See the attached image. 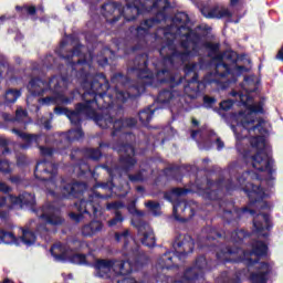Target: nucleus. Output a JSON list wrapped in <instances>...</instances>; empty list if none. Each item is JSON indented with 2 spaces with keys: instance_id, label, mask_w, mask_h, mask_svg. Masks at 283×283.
<instances>
[{
  "instance_id": "1",
  "label": "nucleus",
  "mask_w": 283,
  "mask_h": 283,
  "mask_svg": "<svg viewBox=\"0 0 283 283\" xmlns=\"http://www.w3.org/2000/svg\"><path fill=\"white\" fill-rule=\"evenodd\" d=\"M84 87H88L82 95L84 103H77L75 109L56 106L54 113L64 115L74 125H81L84 116L93 114V120L101 129H109L114 118L123 112V106L114 101V95L105 93L109 90V80L105 73H98L91 82L85 81Z\"/></svg>"
},
{
  "instance_id": "2",
  "label": "nucleus",
  "mask_w": 283,
  "mask_h": 283,
  "mask_svg": "<svg viewBox=\"0 0 283 283\" xmlns=\"http://www.w3.org/2000/svg\"><path fill=\"white\" fill-rule=\"evenodd\" d=\"M129 72L135 74L138 81H132L127 75L123 73H115L111 77L113 88L109 86L105 94H112L113 101L116 103H127L129 98H138L147 87H153L156 77L154 72L149 70V55L142 53L135 56L133 66Z\"/></svg>"
},
{
  "instance_id": "3",
  "label": "nucleus",
  "mask_w": 283,
  "mask_h": 283,
  "mask_svg": "<svg viewBox=\"0 0 283 283\" xmlns=\"http://www.w3.org/2000/svg\"><path fill=\"white\" fill-rule=\"evenodd\" d=\"M174 23H182L178 30H185L186 33H180L184 39L180 41V48L185 51H179L176 48L174 39H168L165 44L159 49V54L164 61L174 65L176 59L179 61H187L189 56H200V43H202V35L191 28L187 27L189 22V14L186 12L177 13L174 19Z\"/></svg>"
},
{
  "instance_id": "4",
  "label": "nucleus",
  "mask_w": 283,
  "mask_h": 283,
  "mask_svg": "<svg viewBox=\"0 0 283 283\" xmlns=\"http://www.w3.org/2000/svg\"><path fill=\"white\" fill-rule=\"evenodd\" d=\"M67 87V77L53 75L50 77L49 82L42 80L41 77H33L29 82L28 90L31 96H43L45 92H54L55 96H46L39 99V103L42 105H56V103H61L62 105H70L74 101V92H72V96L67 97L63 92V88Z\"/></svg>"
},
{
  "instance_id": "5",
  "label": "nucleus",
  "mask_w": 283,
  "mask_h": 283,
  "mask_svg": "<svg viewBox=\"0 0 283 283\" xmlns=\"http://www.w3.org/2000/svg\"><path fill=\"white\" fill-rule=\"evenodd\" d=\"M125 6L120 2L108 1L102 6L103 17L107 23L114 25L120 18L129 23L136 21L140 14H145L147 8H153L156 3L153 0H125Z\"/></svg>"
},
{
  "instance_id": "6",
  "label": "nucleus",
  "mask_w": 283,
  "mask_h": 283,
  "mask_svg": "<svg viewBox=\"0 0 283 283\" xmlns=\"http://www.w3.org/2000/svg\"><path fill=\"white\" fill-rule=\"evenodd\" d=\"M219 209L227 224L238 222V220H240V213H250V216H255L253 218V227L259 238H269V231L273 229V223L271 222L269 213L256 214L258 212L249 207H243L239 210L235 209V206L231 201H220Z\"/></svg>"
},
{
  "instance_id": "7",
  "label": "nucleus",
  "mask_w": 283,
  "mask_h": 283,
  "mask_svg": "<svg viewBox=\"0 0 283 283\" xmlns=\"http://www.w3.org/2000/svg\"><path fill=\"white\" fill-rule=\"evenodd\" d=\"M172 248L175 252L167 251L158 258L156 269H160L161 271H165V269L167 271H169V269H178V264H176L175 260H182V258H187L189 253H193L196 242L191 235L184 234L175 239Z\"/></svg>"
},
{
  "instance_id": "8",
  "label": "nucleus",
  "mask_w": 283,
  "mask_h": 283,
  "mask_svg": "<svg viewBox=\"0 0 283 283\" xmlns=\"http://www.w3.org/2000/svg\"><path fill=\"white\" fill-rule=\"evenodd\" d=\"M226 253L228 255H239L237 258L226 259V262H232L233 264L245 262L247 266H255L261 258L268 255L269 245L264 241L256 240L251 243V250H242L240 247H227Z\"/></svg>"
},
{
  "instance_id": "9",
  "label": "nucleus",
  "mask_w": 283,
  "mask_h": 283,
  "mask_svg": "<svg viewBox=\"0 0 283 283\" xmlns=\"http://www.w3.org/2000/svg\"><path fill=\"white\" fill-rule=\"evenodd\" d=\"M3 118L8 123H13L14 127L11 129L12 134H15V136L24 142L20 146L21 149H30L32 145L39 147V143H41V134L23 133V129L28 128V123H25V118H28V111L19 108L15 111L14 117H10L9 114H4Z\"/></svg>"
},
{
  "instance_id": "10",
  "label": "nucleus",
  "mask_w": 283,
  "mask_h": 283,
  "mask_svg": "<svg viewBox=\"0 0 283 283\" xmlns=\"http://www.w3.org/2000/svg\"><path fill=\"white\" fill-rule=\"evenodd\" d=\"M94 189H102L103 192L95 190L87 200L81 199L74 203L75 210L83 211L84 214L90 218H98V209L101 208V205H98L96 198L99 200H109V198H112V188L108 182H97L95 184Z\"/></svg>"
},
{
  "instance_id": "11",
  "label": "nucleus",
  "mask_w": 283,
  "mask_h": 283,
  "mask_svg": "<svg viewBox=\"0 0 283 283\" xmlns=\"http://www.w3.org/2000/svg\"><path fill=\"white\" fill-rule=\"evenodd\" d=\"M155 6L144 9L146 12H151V10H157L155 17L146 19L140 22V25L135 28L137 39H145L149 34V30L163 21H167V10H169V0H151Z\"/></svg>"
},
{
  "instance_id": "12",
  "label": "nucleus",
  "mask_w": 283,
  "mask_h": 283,
  "mask_svg": "<svg viewBox=\"0 0 283 283\" xmlns=\"http://www.w3.org/2000/svg\"><path fill=\"white\" fill-rule=\"evenodd\" d=\"M250 145L254 149H259L256 154L251 156L252 167L256 169V171H268L271 176L273 174V160L269 157V154L264 151L262 147H264V137L254 136L250 140Z\"/></svg>"
},
{
  "instance_id": "13",
  "label": "nucleus",
  "mask_w": 283,
  "mask_h": 283,
  "mask_svg": "<svg viewBox=\"0 0 283 283\" xmlns=\"http://www.w3.org/2000/svg\"><path fill=\"white\" fill-rule=\"evenodd\" d=\"M201 46L208 52V59L214 63V75L219 78H227L231 74V66L224 63V54L220 53V43L206 41Z\"/></svg>"
},
{
  "instance_id": "14",
  "label": "nucleus",
  "mask_w": 283,
  "mask_h": 283,
  "mask_svg": "<svg viewBox=\"0 0 283 283\" xmlns=\"http://www.w3.org/2000/svg\"><path fill=\"white\" fill-rule=\"evenodd\" d=\"M156 78L161 85L165 83L169 85V88H164L159 92L157 96L158 103H161L163 105L171 103V101L176 96V90H174V87L180 85V82H176V76H174V74H171V71H169L168 69L157 71Z\"/></svg>"
},
{
  "instance_id": "15",
  "label": "nucleus",
  "mask_w": 283,
  "mask_h": 283,
  "mask_svg": "<svg viewBox=\"0 0 283 283\" xmlns=\"http://www.w3.org/2000/svg\"><path fill=\"white\" fill-rule=\"evenodd\" d=\"M253 174L252 170H245L237 178L239 185L243 186V191L249 198V205L253 206L258 202H262L264 198V189L262 186H256L251 182H247V178Z\"/></svg>"
},
{
  "instance_id": "16",
  "label": "nucleus",
  "mask_w": 283,
  "mask_h": 283,
  "mask_svg": "<svg viewBox=\"0 0 283 283\" xmlns=\"http://www.w3.org/2000/svg\"><path fill=\"white\" fill-rule=\"evenodd\" d=\"M36 216L45 224H51V227H61L65 222V219L61 216V210L51 203H45L38 209Z\"/></svg>"
},
{
  "instance_id": "17",
  "label": "nucleus",
  "mask_w": 283,
  "mask_h": 283,
  "mask_svg": "<svg viewBox=\"0 0 283 283\" xmlns=\"http://www.w3.org/2000/svg\"><path fill=\"white\" fill-rule=\"evenodd\" d=\"M207 187L208 188L205 190V198L207 200H220V191L226 189V191L229 193V191H233L234 185L231 179H219L217 181L207 179Z\"/></svg>"
},
{
  "instance_id": "18",
  "label": "nucleus",
  "mask_w": 283,
  "mask_h": 283,
  "mask_svg": "<svg viewBox=\"0 0 283 283\" xmlns=\"http://www.w3.org/2000/svg\"><path fill=\"white\" fill-rule=\"evenodd\" d=\"M51 255L56 262H70L71 264H77L83 266L87 264V255L83 253H75L67 255V251L63 250V245L57 244L51 248Z\"/></svg>"
},
{
  "instance_id": "19",
  "label": "nucleus",
  "mask_w": 283,
  "mask_h": 283,
  "mask_svg": "<svg viewBox=\"0 0 283 283\" xmlns=\"http://www.w3.org/2000/svg\"><path fill=\"white\" fill-rule=\"evenodd\" d=\"M114 151L120 155L119 163L124 165L125 169H132L138 163L134 156L136 155V149L132 144L117 142L113 145Z\"/></svg>"
},
{
  "instance_id": "20",
  "label": "nucleus",
  "mask_w": 283,
  "mask_h": 283,
  "mask_svg": "<svg viewBox=\"0 0 283 283\" xmlns=\"http://www.w3.org/2000/svg\"><path fill=\"white\" fill-rule=\"evenodd\" d=\"M132 224L137 229L138 235H143L142 244H144V247H148L149 249L156 247V237L149 223L143 219H132Z\"/></svg>"
},
{
  "instance_id": "21",
  "label": "nucleus",
  "mask_w": 283,
  "mask_h": 283,
  "mask_svg": "<svg viewBox=\"0 0 283 283\" xmlns=\"http://www.w3.org/2000/svg\"><path fill=\"white\" fill-rule=\"evenodd\" d=\"M56 176V165L48 160L38 161L34 169V177L41 182H49Z\"/></svg>"
},
{
  "instance_id": "22",
  "label": "nucleus",
  "mask_w": 283,
  "mask_h": 283,
  "mask_svg": "<svg viewBox=\"0 0 283 283\" xmlns=\"http://www.w3.org/2000/svg\"><path fill=\"white\" fill-rule=\"evenodd\" d=\"M71 122V119H70ZM76 128L70 129L67 133H63L60 136V149H67V147H70L72 145V143L76 142V140H81V138H83V136H85V133H83V128L81 127V125L83 124L80 123V125L74 124L73 122H71Z\"/></svg>"
},
{
  "instance_id": "23",
  "label": "nucleus",
  "mask_w": 283,
  "mask_h": 283,
  "mask_svg": "<svg viewBox=\"0 0 283 283\" xmlns=\"http://www.w3.org/2000/svg\"><path fill=\"white\" fill-rule=\"evenodd\" d=\"M86 191L87 184L83 181L64 184L61 187V193L64 198H81Z\"/></svg>"
},
{
  "instance_id": "24",
  "label": "nucleus",
  "mask_w": 283,
  "mask_h": 283,
  "mask_svg": "<svg viewBox=\"0 0 283 283\" xmlns=\"http://www.w3.org/2000/svg\"><path fill=\"white\" fill-rule=\"evenodd\" d=\"M198 63L192 62L188 63L184 66V72L186 76H189V74H193V76L188 81V85L185 86V92H193L195 94H198L200 92V85H202V82L198 81Z\"/></svg>"
},
{
  "instance_id": "25",
  "label": "nucleus",
  "mask_w": 283,
  "mask_h": 283,
  "mask_svg": "<svg viewBox=\"0 0 283 283\" xmlns=\"http://www.w3.org/2000/svg\"><path fill=\"white\" fill-rule=\"evenodd\" d=\"M116 266V259H97L93 263L95 269V277H109L112 271Z\"/></svg>"
},
{
  "instance_id": "26",
  "label": "nucleus",
  "mask_w": 283,
  "mask_h": 283,
  "mask_svg": "<svg viewBox=\"0 0 283 283\" xmlns=\"http://www.w3.org/2000/svg\"><path fill=\"white\" fill-rule=\"evenodd\" d=\"M201 14L206 19H231L233 17V13L224 7L220 6H213V7H203L201 8Z\"/></svg>"
},
{
  "instance_id": "27",
  "label": "nucleus",
  "mask_w": 283,
  "mask_h": 283,
  "mask_svg": "<svg viewBox=\"0 0 283 283\" xmlns=\"http://www.w3.org/2000/svg\"><path fill=\"white\" fill-rule=\"evenodd\" d=\"M78 154H84L88 160L98 161L103 158V151H101V148H75L71 153V160H83V157H78Z\"/></svg>"
},
{
  "instance_id": "28",
  "label": "nucleus",
  "mask_w": 283,
  "mask_h": 283,
  "mask_svg": "<svg viewBox=\"0 0 283 283\" xmlns=\"http://www.w3.org/2000/svg\"><path fill=\"white\" fill-rule=\"evenodd\" d=\"M134 238L132 237V233H129V230H124L123 232H115V242H124L123 251L126 258H129V255H136V250L129 247V242H132Z\"/></svg>"
},
{
  "instance_id": "29",
  "label": "nucleus",
  "mask_w": 283,
  "mask_h": 283,
  "mask_svg": "<svg viewBox=\"0 0 283 283\" xmlns=\"http://www.w3.org/2000/svg\"><path fill=\"white\" fill-rule=\"evenodd\" d=\"M82 48H83V44L81 43H77L72 50L70 53L67 54H63V53H60V59H63L64 61H66V63H69L72 67H76V65H85L87 64V60L85 59H80L77 60L76 62L72 61L74 59V56H81L82 54Z\"/></svg>"
},
{
  "instance_id": "30",
  "label": "nucleus",
  "mask_w": 283,
  "mask_h": 283,
  "mask_svg": "<svg viewBox=\"0 0 283 283\" xmlns=\"http://www.w3.org/2000/svg\"><path fill=\"white\" fill-rule=\"evenodd\" d=\"M240 125L243 127V129H247L251 134V132L262 129V125H264V119L259 118L258 123L255 124V117H253V115L251 114H248L242 117V119L240 120Z\"/></svg>"
},
{
  "instance_id": "31",
  "label": "nucleus",
  "mask_w": 283,
  "mask_h": 283,
  "mask_svg": "<svg viewBox=\"0 0 283 283\" xmlns=\"http://www.w3.org/2000/svg\"><path fill=\"white\" fill-rule=\"evenodd\" d=\"M101 231H103V221L101 220H92L84 224L81 230L84 238H93V235L101 233Z\"/></svg>"
},
{
  "instance_id": "32",
  "label": "nucleus",
  "mask_w": 283,
  "mask_h": 283,
  "mask_svg": "<svg viewBox=\"0 0 283 283\" xmlns=\"http://www.w3.org/2000/svg\"><path fill=\"white\" fill-rule=\"evenodd\" d=\"M10 198L13 205H20V207H34L36 205V200L30 192H23L18 197L10 196Z\"/></svg>"
},
{
  "instance_id": "33",
  "label": "nucleus",
  "mask_w": 283,
  "mask_h": 283,
  "mask_svg": "<svg viewBox=\"0 0 283 283\" xmlns=\"http://www.w3.org/2000/svg\"><path fill=\"white\" fill-rule=\"evenodd\" d=\"M223 238V234L217 229H211L209 233L203 238V243L200 244V249L218 247L216 240Z\"/></svg>"
},
{
  "instance_id": "34",
  "label": "nucleus",
  "mask_w": 283,
  "mask_h": 283,
  "mask_svg": "<svg viewBox=\"0 0 283 283\" xmlns=\"http://www.w3.org/2000/svg\"><path fill=\"white\" fill-rule=\"evenodd\" d=\"M114 271L119 275H129L134 271V265L129 259L115 260Z\"/></svg>"
},
{
  "instance_id": "35",
  "label": "nucleus",
  "mask_w": 283,
  "mask_h": 283,
  "mask_svg": "<svg viewBox=\"0 0 283 283\" xmlns=\"http://www.w3.org/2000/svg\"><path fill=\"white\" fill-rule=\"evenodd\" d=\"M178 207H182V205L179 203L177 206H174V208H172V216H174L175 220H177V222H187V220H191V218H193V216H196V210L193 208H191L189 205L184 203L182 211H188L189 214L187 218H181L178 214Z\"/></svg>"
},
{
  "instance_id": "36",
  "label": "nucleus",
  "mask_w": 283,
  "mask_h": 283,
  "mask_svg": "<svg viewBox=\"0 0 283 283\" xmlns=\"http://www.w3.org/2000/svg\"><path fill=\"white\" fill-rule=\"evenodd\" d=\"M154 114H156V108H151V106H148L138 113V119L144 125L147 127L148 123H151V118H154Z\"/></svg>"
},
{
  "instance_id": "37",
  "label": "nucleus",
  "mask_w": 283,
  "mask_h": 283,
  "mask_svg": "<svg viewBox=\"0 0 283 283\" xmlns=\"http://www.w3.org/2000/svg\"><path fill=\"white\" fill-rule=\"evenodd\" d=\"M0 242H3L4 244H18L19 239L14 235V232L0 229Z\"/></svg>"
},
{
  "instance_id": "38",
  "label": "nucleus",
  "mask_w": 283,
  "mask_h": 283,
  "mask_svg": "<svg viewBox=\"0 0 283 283\" xmlns=\"http://www.w3.org/2000/svg\"><path fill=\"white\" fill-rule=\"evenodd\" d=\"M189 193V189L187 188H172L171 191H166L164 193L165 200H168V202H174V196L177 198H180V196H187Z\"/></svg>"
},
{
  "instance_id": "39",
  "label": "nucleus",
  "mask_w": 283,
  "mask_h": 283,
  "mask_svg": "<svg viewBox=\"0 0 283 283\" xmlns=\"http://www.w3.org/2000/svg\"><path fill=\"white\" fill-rule=\"evenodd\" d=\"M223 54V63H227L229 65L231 72L228 74L230 76L233 74V66L238 63V53L234 51H227Z\"/></svg>"
},
{
  "instance_id": "40",
  "label": "nucleus",
  "mask_w": 283,
  "mask_h": 283,
  "mask_svg": "<svg viewBox=\"0 0 283 283\" xmlns=\"http://www.w3.org/2000/svg\"><path fill=\"white\" fill-rule=\"evenodd\" d=\"M248 238H251V233L245 230H234L231 233V240L234 244H244Z\"/></svg>"
},
{
  "instance_id": "41",
  "label": "nucleus",
  "mask_w": 283,
  "mask_h": 283,
  "mask_svg": "<svg viewBox=\"0 0 283 283\" xmlns=\"http://www.w3.org/2000/svg\"><path fill=\"white\" fill-rule=\"evenodd\" d=\"M198 277H200V272L195 266H191L184 272V276L181 280L185 283H191V282H196Z\"/></svg>"
},
{
  "instance_id": "42",
  "label": "nucleus",
  "mask_w": 283,
  "mask_h": 283,
  "mask_svg": "<svg viewBox=\"0 0 283 283\" xmlns=\"http://www.w3.org/2000/svg\"><path fill=\"white\" fill-rule=\"evenodd\" d=\"M21 241L23 244H27V247H32V244L36 242V234L30 229H22Z\"/></svg>"
},
{
  "instance_id": "43",
  "label": "nucleus",
  "mask_w": 283,
  "mask_h": 283,
  "mask_svg": "<svg viewBox=\"0 0 283 283\" xmlns=\"http://www.w3.org/2000/svg\"><path fill=\"white\" fill-rule=\"evenodd\" d=\"M269 271L252 272L250 273L249 280L251 283H266Z\"/></svg>"
},
{
  "instance_id": "44",
  "label": "nucleus",
  "mask_w": 283,
  "mask_h": 283,
  "mask_svg": "<svg viewBox=\"0 0 283 283\" xmlns=\"http://www.w3.org/2000/svg\"><path fill=\"white\" fill-rule=\"evenodd\" d=\"M113 130L111 133V136L113 138H115V136H118V134H120V132H123V129H125V122L124 118H118L116 119V117L113 119Z\"/></svg>"
},
{
  "instance_id": "45",
  "label": "nucleus",
  "mask_w": 283,
  "mask_h": 283,
  "mask_svg": "<svg viewBox=\"0 0 283 283\" xmlns=\"http://www.w3.org/2000/svg\"><path fill=\"white\" fill-rule=\"evenodd\" d=\"M21 96V91L10 88L4 94V101L7 103H17L18 98Z\"/></svg>"
},
{
  "instance_id": "46",
  "label": "nucleus",
  "mask_w": 283,
  "mask_h": 283,
  "mask_svg": "<svg viewBox=\"0 0 283 283\" xmlns=\"http://www.w3.org/2000/svg\"><path fill=\"white\" fill-rule=\"evenodd\" d=\"M193 266L199 273H202V271H207V258H205V255L198 256L195 261Z\"/></svg>"
},
{
  "instance_id": "47",
  "label": "nucleus",
  "mask_w": 283,
  "mask_h": 283,
  "mask_svg": "<svg viewBox=\"0 0 283 283\" xmlns=\"http://www.w3.org/2000/svg\"><path fill=\"white\" fill-rule=\"evenodd\" d=\"M15 10L18 12H21L22 14L27 13L30 17H34V14H36V7L34 6H23V7L17 6Z\"/></svg>"
},
{
  "instance_id": "48",
  "label": "nucleus",
  "mask_w": 283,
  "mask_h": 283,
  "mask_svg": "<svg viewBox=\"0 0 283 283\" xmlns=\"http://www.w3.org/2000/svg\"><path fill=\"white\" fill-rule=\"evenodd\" d=\"M248 109L250 114H264V106L262 105V102L248 105Z\"/></svg>"
},
{
  "instance_id": "49",
  "label": "nucleus",
  "mask_w": 283,
  "mask_h": 283,
  "mask_svg": "<svg viewBox=\"0 0 283 283\" xmlns=\"http://www.w3.org/2000/svg\"><path fill=\"white\" fill-rule=\"evenodd\" d=\"M125 220L123 213L120 211H115V217L108 221V227H116V224H120Z\"/></svg>"
},
{
  "instance_id": "50",
  "label": "nucleus",
  "mask_w": 283,
  "mask_h": 283,
  "mask_svg": "<svg viewBox=\"0 0 283 283\" xmlns=\"http://www.w3.org/2000/svg\"><path fill=\"white\" fill-rule=\"evenodd\" d=\"M0 220L8 226V229H12V223H10V210H0Z\"/></svg>"
},
{
  "instance_id": "51",
  "label": "nucleus",
  "mask_w": 283,
  "mask_h": 283,
  "mask_svg": "<svg viewBox=\"0 0 283 283\" xmlns=\"http://www.w3.org/2000/svg\"><path fill=\"white\" fill-rule=\"evenodd\" d=\"M128 211H129V213H132V216H136L135 218H133V220H136V219L142 220L140 218H143V216H145V212L142 210H138L136 208V205H134V203L128 207Z\"/></svg>"
},
{
  "instance_id": "52",
  "label": "nucleus",
  "mask_w": 283,
  "mask_h": 283,
  "mask_svg": "<svg viewBox=\"0 0 283 283\" xmlns=\"http://www.w3.org/2000/svg\"><path fill=\"white\" fill-rule=\"evenodd\" d=\"M216 103H218V99L216 97H211L209 95L203 96V107H206L207 109H211L213 105H216Z\"/></svg>"
},
{
  "instance_id": "53",
  "label": "nucleus",
  "mask_w": 283,
  "mask_h": 283,
  "mask_svg": "<svg viewBox=\"0 0 283 283\" xmlns=\"http://www.w3.org/2000/svg\"><path fill=\"white\" fill-rule=\"evenodd\" d=\"M0 172L1 174H12V168H10V161L8 159H0Z\"/></svg>"
},
{
  "instance_id": "54",
  "label": "nucleus",
  "mask_w": 283,
  "mask_h": 283,
  "mask_svg": "<svg viewBox=\"0 0 283 283\" xmlns=\"http://www.w3.org/2000/svg\"><path fill=\"white\" fill-rule=\"evenodd\" d=\"M69 218L74 222H81L85 218V213L83 211L70 212Z\"/></svg>"
},
{
  "instance_id": "55",
  "label": "nucleus",
  "mask_w": 283,
  "mask_h": 283,
  "mask_svg": "<svg viewBox=\"0 0 283 283\" xmlns=\"http://www.w3.org/2000/svg\"><path fill=\"white\" fill-rule=\"evenodd\" d=\"M219 107L223 112H229V109H231V107H233V99H224V101L220 102Z\"/></svg>"
},
{
  "instance_id": "56",
  "label": "nucleus",
  "mask_w": 283,
  "mask_h": 283,
  "mask_svg": "<svg viewBox=\"0 0 283 283\" xmlns=\"http://www.w3.org/2000/svg\"><path fill=\"white\" fill-rule=\"evenodd\" d=\"M128 180L130 182H143L145 179L143 177V172H137L135 175H128Z\"/></svg>"
},
{
  "instance_id": "57",
  "label": "nucleus",
  "mask_w": 283,
  "mask_h": 283,
  "mask_svg": "<svg viewBox=\"0 0 283 283\" xmlns=\"http://www.w3.org/2000/svg\"><path fill=\"white\" fill-rule=\"evenodd\" d=\"M40 154H42V156H54V148L40 146Z\"/></svg>"
},
{
  "instance_id": "58",
  "label": "nucleus",
  "mask_w": 283,
  "mask_h": 283,
  "mask_svg": "<svg viewBox=\"0 0 283 283\" xmlns=\"http://www.w3.org/2000/svg\"><path fill=\"white\" fill-rule=\"evenodd\" d=\"M120 207H123V203L120 201H114V202L107 203L106 209L108 211H112V210L118 211V209H120Z\"/></svg>"
},
{
  "instance_id": "59",
  "label": "nucleus",
  "mask_w": 283,
  "mask_h": 283,
  "mask_svg": "<svg viewBox=\"0 0 283 283\" xmlns=\"http://www.w3.org/2000/svg\"><path fill=\"white\" fill-rule=\"evenodd\" d=\"M138 125V120L134 117L124 118V126L125 127H136Z\"/></svg>"
},
{
  "instance_id": "60",
  "label": "nucleus",
  "mask_w": 283,
  "mask_h": 283,
  "mask_svg": "<svg viewBox=\"0 0 283 283\" xmlns=\"http://www.w3.org/2000/svg\"><path fill=\"white\" fill-rule=\"evenodd\" d=\"M145 207H147V209H150V211H156L157 209H160V203L149 200L145 203Z\"/></svg>"
},
{
  "instance_id": "61",
  "label": "nucleus",
  "mask_w": 283,
  "mask_h": 283,
  "mask_svg": "<svg viewBox=\"0 0 283 283\" xmlns=\"http://www.w3.org/2000/svg\"><path fill=\"white\" fill-rule=\"evenodd\" d=\"M18 167H25L28 165V157L25 155H20L17 157Z\"/></svg>"
},
{
  "instance_id": "62",
  "label": "nucleus",
  "mask_w": 283,
  "mask_h": 283,
  "mask_svg": "<svg viewBox=\"0 0 283 283\" xmlns=\"http://www.w3.org/2000/svg\"><path fill=\"white\" fill-rule=\"evenodd\" d=\"M9 180L12 182V185H21L23 182V179L19 175L11 176Z\"/></svg>"
},
{
  "instance_id": "63",
  "label": "nucleus",
  "mask_w": 283,
  "mask_h": 283,
  "mask_svg": "<svg viewBox=\"0 0 283 283\" xmlns=\"http://www.w3.org/2000/svg\"><path fill=\"white\" fill-rule=\"evenodd\" d=\"M0 191L2 193H10V191H12V188L8 186L6 182H0Z\"/></svg>"
},
{
  "instance_id": "64",
  "label": "nucleus",
  "mask_w": 283,
  "mask_h": 283,
  "mask_svg": "<svg viewBox=\"0 0 283 283\" xmlns=\"http://www.w3.org/2000/svg\"><path fill=\"white\" fill-rule=\"evenodd\" d=\"M117 283H138V281H136L135 279H132V277H124V279L117 281Z\"/></svg>"
}]
</instances>
